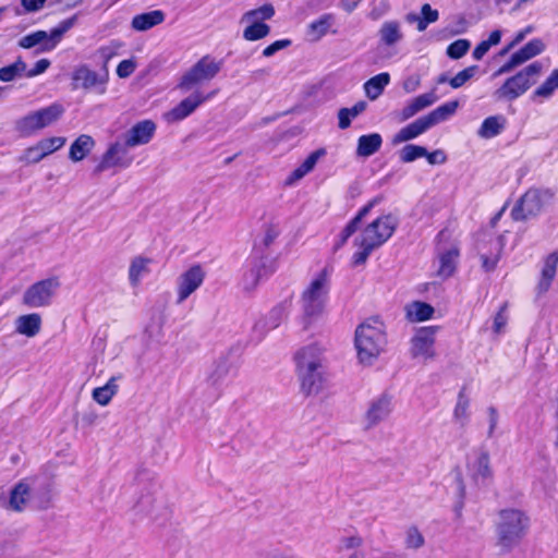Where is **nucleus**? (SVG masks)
I'll list each match as a JSON object with an SVG mask.
<instances>
[{"instance_id":"obj_1","label":"nucleus","mask_w":558,"mask_h":558,"mask_svg":"<svg viewBox=\"0 0 558 558\" xmlns=\"http://www.w3.org/2000/svg\"><path fill=\"white\" fill-rule=\"evenodd\" d=\"M398 225L399 220L392 214L383 215L367 225L354 241L359 250L352 256L353 265L365 264L371 253L392 236Z\"/></svg>"},{"instance_id":"obj_2","label":"nucleus","mask_w":558,"mask_h":558,"mask_svg":"<svg viewBox=\"0 0 558 558\" xmlns=\"http://www.w3.org/2000/svg\"><path fill=\"white\" fill-rule=\"evenodd\" d=\"M386 328L378 318H368L356 327L354 347L359 363L371 366L385 351Z\"/></svg>"},{"instance_id":"obj_3","label":"nucleus","mask_w":558,"mask_h":558,"mask_svg":"<svg viewBox=\"0 0 558 558\" xmlns=\"http://www.w3.org/2000/svg\"><path fill=\"white\" fill-rule=\"evenodd\" d=\"M329 289V274L325 268L316 274L302 291L300 305L305 326H308L323 314L328 300Z\"/></svg>"},{"instance_id":"obj_4","label":"nucleus","mask_w":558,"mask_h":558,"mask_svg":"<svg viewBox=\"0 0 558 558\" xmlns=\"http://www.w3.org/2000/svg\"><path fill=\"white\" fill-rule=\"evenodd\" d=\"M529 518L519 509H504L496 523L497 546L502 551L515 547L526 534Z\"/></svg>"},{"instance_id":"obj_5","label":"nucleus","mask_w":558,"mask_h":558,"mask_svg":"<svg viewBox=\"0 0 558 558\" xmlns=\"http://www.w3.org/2000/svg\"><path fill=\"white\" fill-rule=\"evenodd\" d=\"M458 107L459 102L457 100L448 101L440 105L429 113L416 119L415 121L400 129L393 135L392 144L398 145L418 137L433 126L448 120L451 116L456 113Z\"/></svg>"},{"instance_id":"obj_6","label":"nucleus","mask_w":558,"mask_h":558,"mask_svg":"<svg viewBox=\"0 0 558 558\" xmlns=\"http://www.w3.org/2000/svg\"><path fill=\"white\" fill-rule=\"evenodd\" d=\"M542 72V64L536 61L515 75L509 77L495 93L497 99L514 100L523 95L533 84Z\"/></svg>"},{"instance_id":"obj_7","label":"nucleus","mask_w":558,"mask_h":558,"mask_svg":"<svg viewBox=\"0 0 558 558\" xmlns=\"http://www.w3.org/2000/svg\"><path fill=\"white\" fill-rule=\"evenodd\" d=\"M71 80L72 89H83L102 96L107 93L109 71L106 64L99 72L92 70L87 64H81L73 70Z\"/></svg>"},{"instance_id":"obj_8","label":"nucleus","mask_w":558,"mask_h":558,"mask_svg":"<svg viewBox=\"0 0 558 558\" xmlns=\"http://www.w3.org/2000/svg\"><path fill=\"white\" fill-rule=\"evenodd\" d=\"M221 68L222 61L204 56L181 76L178 88L182 92H190L195 86L214 80Z\"/></svg>"},{"instance_id":"obj_9","label":"nucleus","mask_w":558,"mask_h":558,"mask_svg":"<svg viewBox=\"0 0 558 558\" xmlns=\"http://www.w3.org/2000/svg\"><path fill=\"white\" fill-rule=\"evenodd\" d=\"M76 17L72 16L62 21L57 27L47 33L45 31H37L22 37L19 40V46L24 49H29L39 46L37 52H46L52 50L62 36L71 29L75 24Z\"/></svg>"},{"instance_id":"obj_10","label":"nucleus","mask_w":558,"mask_h":558,"mask_svg":"<svg viewBox=\"0 0 558 558\" xmlns=\"http://www.w3.org/2000/svg\"><path fill=\"white\" fill-rule=\"evenodd\" d=\"M63 111L64 109L61 105L52 104L21 118L16 121L15 128L22 135H31L54 123L62 116Z\"/></svg>"},{"instance_id":"obj_11","label":"nucleus","mask_w":558,"mask_h":558,"mask_svg":"<svg viewBox=\"0 0 558 558\" xmlns=\"http://www.w3.org/2000/svg\"><path fill=\"white\" fill-rule=\"evenodd\" d=\"M553 194L548 190L531 189L520 198L513 207L511 216L514 220H525L538 215Z\"/></svg>"},{"instance_id":"obj_12","label":"nucleus","mask_w":558,"mask_h":558,"mask_svg":"<svg viewBox=\"0 0 558 558\" xmlns=\"http://www.w3.org/2000/svg\"><path fill=\"white\" fill-rule=\"evenodd\" d=\"M59 288L60 281L56 277L40 280L25 290L22 302L31 308L48 306Z\"/></svg>"},{"instance_id":"obj_13","label":"nucleus","mask_w":558,"mask_h":558,"mask_svg":"<svg viewBox=\"0 0 558 558\" xmlns=\"http://www.w3.org/2000/svg\"><path fill=\"white\" fill-rule=\"evenodd\" d=\"M393 397L384 392L372 399L363 415L362 423L365 429H372L388 420L393 412Z\"/></svg>"},{"instance_id":"obj_14","label":"nucleus","mask_w":558,"mask_h":558,"mask_svg":"<svg viewBox=\"0 0 558 558\" xmlns=\"http://www.w3.org/2000/svg\"><path fill=\"white\" fill-rule=\"evenodd\" d=\"M205 271L199 265H194L183 271L177 279V300L178 305L190 298L204 282Z\"/></svg>"},{"instance_id":"obj_15","label":"nucleus","mask_w":558,"mask_h":558,"mask_svg":"<svg viewBox=\"0 0 558 558\" xmlns=\"http://www.w3.org/2000/svg\"><path fill=\"white\" fill-rule=\"evenodd\" d=\"M292 301L286 299L276 304L265 316L255 323L254 329L260 336L278 328L289 316Z\"/></svg>"},{"instance_id":"obj_16","label":"nucleus","mask_w":558,"mask_h":558,"mask_svg":"<svg viewBox=\"0 0 558 558\" xmlns=\"http://www.w3.org/2000/svg\"><path fill=\"white\" fill-rule=\"evenodd\" d=\"M128 148L129 146L125 143L114 142L110 144L96 166L95 171L104 172L116 167L128 168L133 161V158L128 154Z\"/></svg>"},{"instance_id":"obj_17","label":"nucleus","mask_w":558,"mask_h":558,"mask_svg":"<svg viewBox=\"0 0 558 558\" xmlns=\"http://www.w3.org/2000/svg\"><path fill=\"white\" fill-rule=\"evenodd\" d=\"M438 330L436 326L423 327L416 331L411 340L412 357H423L429 360L435 356V336Z\"/></svg>"},{"instance_id":"obj_18","label":"nucleus","mask_w":558,"mask_h":558,"mask_svg":"<svg viewBox=\"0 0 558 558\" xmlns=\"http://www.w3.org/2000/svg\"><path fill=\"white\" fill-rule=\"evenodd\" d=\"M215 92L204 95L201 90H194L190 96L182 99L173 109L165 113L168 122H178L192 114L202 104L210 99Z\"/></svg>"},{"instance_id":"obj_19","label":"nucleus","mask_w":558,"mask_h":558,"mask_svg":"<svg viewBox=\"0 0 558 558\" xmlns=\"http://www.w3.org/2000/svg\"><path fill=\"white\" fill-rule=\"evenodd\" d=\"M447 232H440V241H442L447 236ZM460 252L457 243H442L440 242L439 246V267L437 274L440 278L447 279L451 277L457 268L458 258Z\"/></svg>"},{"instance_id":"obj_20","label":"nucleus","mask_w":558,"mask_h":558,"mask_svg":"<svg viewBox=\"0 0 558 558\" xmlns=\"http://www.w3.org/2000/svg\"><path fill=\"white\" fill-rule=\"evenodd\" d=\"M505 247V236L499 235L498 238L490 239L489 242L478 244V253L482 260V267L486 271H492L496 268L497 263L500 259L501 252Z\"/></svg>"},{"instance_id":"obj_21","label":"nucleus","mask_w":558,"mask_h":558,"mask_svg":"<svg viewBox=\"0 0 558 558\" xmlns=\"http://www.w3.org/2000/svg\"><path fill=\"white\" fill-rule=\"evenodd\" d=\"M156 123L151 120H143L134 124L124 135V143L129 147L148 144L155 135Z\"/></svg>"},{"instance_id":"obj_22","label":"nucleus","mask_w":558,"mask_h":558,"mask_svg":"<svg viewBox=\"0 0 558 558\" xmlns=\"http://www.w3.org/2000/svg\"><path fill=\"white\" fill-rule=\"evenodd\" d=\"M469 472L476 484H486L493 477L490 458L487 451H481L469 463Z\"/></svg>"},{"instance_id":"obj_23","label":"nucleus","mask_w":558,"mask_h":558,"mask_svg":"<svg viewBox=\"0 0 558 558\" xmlns=\"http://www.w3.org/2000/svg\"><path fill=\"white\" fill-rule=\"evenodd\" d=\"M296 372L322 367L323 351L315 344L306 345L295 353Z\"/></svg>"},{"instance_id":"obj_24","label":"nucleus","mask_w":558,"mask_h":558,"mask_svg":"<svg viewBox=\"0 0 558 558\" xmlns=\"http://www.w3.org/2000/svg\"><path fill=\"white\" fill-rule=\"evenodd\" d=\"M41 325L43 319L38 313L20 315L14 320L15 332L27 338L36 337L41 330Z\"/></svg>"},{"instance_id":"obj_25","label":"nucleus","mask_w":558,"mask_h":558,"mask_svg":"<svg viewBox=\"0 0 558 558\" xmlns=\"http://www.w3.org/2000/svg\"><path fill=\"white\" fill-rule=\"evenodd\" d=\"M298 376L301 380V388L306 395L317 393L324 383V366L311 368L307 372H298Z\"/></svg>"},{"instance_id":"obj_26","label":"nucleus","mask_w":558,"mask_h":558,"mask_svg":"<svg viewBox=\"0 0 558 558\" xmlns=\"http://www.w3.org/2000/svg\"><path fill=\"white\" fill-rule=\"evenodd\" d=\"M166 19V14L161 10H153L141 13L132 19L131 26L137 32H145L154 26L161 24Z\"/></svg>"},{"instance_id":"obj_27","label":"nucleus","mask_w":558,"mask_h":558,"mask_svg":"<svg viewBox=\"0 0 558 558\" xmlns=\"http://www.w3.org/2000/svg\"><path fill=\"white\" fill-rule=\"evenodd\" d=\"M557 266H558V254L557 253L549 254L544 260L541 279L537 284V290L539 293H545L548 291V289L551 284V281L556 277Z\"/></svg>"},{"instance_id":"obj_28","label":"nucleus","mask_w":558,"mask_h":558,"mask_svg":"<svg viewBox=\"0 0 558 558\" xmlns=\"http://www.w3.org/2000/svg\"><path fill=\"white\" fill-rule=\"evenodd\" d=\"M470 398L466 395L465 388H462L457 398V403L453 409L452 418L456 424L464 427L470 420Z\"/></svg>"},{"instance_id":"obj_29","label":"nucleus","mask_w":558,"mask_h":558,"mask_svg":"<svg viewBox=\"0 0 558 558\" xmlns=\"http://www.w3.org/2000/svg\"><path fill=\"white\" fill-rule=\"evenodd\" d=\"M380 43L386 46H393L403 38L401 24L398 21H386L378 32Z\"/></svg>"},{"instance_id":"obj_30","label":"nucleus","mask_w":558,"mask_h":558,"mask_svg":"<svg viewBox=\"0 0 558 558\" xmlns=\"http://www.w3.org/2000/svg\"><path fill=\"white\" fill-rule=\"evenodd\" d=\"M95 141L92 136L82 134L71 145L69 157L72 161L83 160L93 149Z\"/></svg>"},{"instance_id":"obj_31","label":"nucleus","mask_w":558,"mask_h":558,"mask_svg":"<svg viewBox=\"0 0 558 558\" xmlns=\"http://www.w3.org/2000/svg\"><path fill=\"white\" fill-rule=\"evenodd\" d=\"M439 17L437 10L433 9L430 4L425 3L421 8V15L410 13L407 15L409 23H416L418 32H423L427 28L428 24L435 23Z\"/></svg>"},{"instance_id":"obj_32","label":"nucleus","mask_w":558,"mask_h":558,"mask_svg":"<svg viewBox=\"0 0 558 558\" xmlns=\"http://www.w3.org/2000/svg\"><path fill=\"white\" fill-rule=\"evenodd\" d=\"M381 143L383 138L378 133L362 135L357 140L356 155L369 157L379 150Z\"/></svg>"},{"instance_id":"obj_33","label":"nucleus","mask_w":558,"mask_h":558,"mask_svg":"<svg viewBox=\"0 0 558 558\" xmlns=\"http://www.w3.org/2000/svg\"><path fill=\"white\" fill-rule=\"evenodd\" d=\"M333 24L331 14H324L319 19L308 24L306 35L311 41H318L323 38Z\"/></svg>"},{"instance_id":"obj_34","label":"nucleus","mask_w":558,"mask_h":558,"mask_svg":"<svg viewBox=\"0 0 558 558\" xmlns=\"http://www.w3.org/2000/svg\"><path fill=\"white\" fill-rule=\"evenodd\" d=\"M151 260L143 256H136L131 260L129 267V281L132 287H137L142 278L149 274Z\"/></svg>"},{"instance_id":"obj_35","label":"nucleus","mask_w":558,"mask_h":558,"mask_svg":"<svg viewBox=\"0 0 558 558\" xmlns=\"http://www.w3.org/2000/svg\"><path fill=\"white\" fill-rule=\"evenodd\" d=\"M380 201L381 197H375L360 209L357 215L343 229L341 233V244L345 243L347 240L359 229L362 219L372 210L374 206L379 204Z\"/></svg>"},{"instance_id":"obj_36","label":"nucleus","mask_w":558,"mask_h":558,"mask_svg":"<svg viewBox=\"0 0 558 558\" xmlns=\"http://www.w3.org/2000/svg\"><path fill=\"white\" fill-rule=\"evenodd\" d=\"M269 275V270L265 263L260 262L247 270L242 280L243 289L246 291L254 290L259 281Z\"/></svg>"},{"instance_id":"obj_37","label":"nucleus","mask_w":558,"mask_h":558,"mask_svg":"<svg viewBox=\"0 0 558 558\" xmlns=\"http://www.w3.org/2000/svg\"><path fill=\"white\" fill-rule=\"evenodd\" d=\"M505 128V118L501 116H492L486 118L477 131L482 138H492L501 133Z\"/></svg>"},{"instance_id":"obj_38","label":"nucleus","mask_w":558,"mask_h":558,"mask_svg":"<svg viewBox=\"0 0 558 558\" xmlns=\"http://www.w3.org/2000/svg\"><path fill=\"white\" fill-rule=\"evenodd\" d=\"M407 317L411 322L429 319L434 314V307L425 302L415 301L407 305Z\"/></svg>"},{"instance_id":"obj_39","label":"nucleus","mask_w":558,"mask_h":558,"mask_svg":"<svg viewBox=\"0 0 558 558\" xmlns=\"http://www.w3.org/2000/svg\"><path fill=\"white\" fill-rule=\"evenodd\" d=\"M389 82L390 75L386 72L373 76L364 84L366 96L371 100L377 99L381 95L384 88L389 84Z\"/></svg>"},{"instance_id":"obj_40","label":"nucleus","mask_w":558,"mask_h":558,"mask_svg":"<svg viewBox=\"0 0 558 558\" xmlns=\"http://www.w3.org/2000/svg\"><path fill=\"white\" fill-rule=\"evenodd\" d=\"M31 496V488L25 482L19 483L11 492L10 506L15 511H21Z\"/></svg>"},{"instance_id":"obj_41","label":"nucleus","mask_w":558,"mask_h":558,"mask_svg":"<svg viewBox=\"0 0 558 558\" xmlns=\"http://www.w3.org/2000/svg\"><path fill=\"white\" fill-rule=\"evenodd\" d=\"M26 63L22 58H17L12 64L0 68V81L4 83L12 82L17 77L25 76Z\"/></svg>"},{"instance_id":"obj_42","label":"nucleus","mask_w":558,"mask_h":558,"mask_svg":"<svg viewBox=\"0 0 558 558\" xmlns=\"http://www.w3.org/2000/svg\"><path fill=\"white\" fill-rule=\"evenodd\" d=\"M365 108V101H359L351 108H341L338 112L339 128L341 130L348 129L351 124V120L361 114Z\"/></svg>"},{"instance_id":"obj_43","label":"nucleus","mask_w":558,"mask_h":558,"mask_svg":"<svg viewBox=\"0 0 558 558\" xmlns=\"http://www.w3.org/2000/svg\"><path fill=\"white\" fill-rule=\"evenodd\" d=\"M275 14V9L271 4L266 3L257 9L245 12L241 17V23L244 22H263L270 20Z\"/></svg>"},{"instance_id":"obj_44","label":"nucleus","mask_w":558,"mask_h":558,"mask_svg":"<svg viewBox=\"0 0 558 558\" xmlns=\"http://www.w3.org/2000/svg\"><path fill=\"white\" fill-rule=\"evenodd\" d=\"M118 386L114 384V378H110L108 383L93 390V399L100 405H107L112 397L116 395Z\"/></svg>"},{"instance_id":"obj_45","label":"nucleus","mask_w":558,"mask_h":558,"mask_svg":"<svg viewBox=\"0 0 558 558\" xmlns=\"http://www.w3.org/2000/svg\"><path fill=\"white\" fill-rule=\"evenodd\" d=\"M248 25L243 31V38L247 41H256L265 38L270 33V27L263 22H246Z\"/></svg>"},{"instance_id":"obj_46","label":"nucleus","mask_w":558,"mask_h":558,"mask_svg":"<svg viewBox=\"0 0 558 558\" xmlns=\"http://www.w3.org/2000/svg\"><path fill=\"white\" fill-rule=\"evenodd\" d=\"M558 88V69L554 70L547 80L537 87L533 97L549 98Z\"/></svg>"},{"instance_id":"obj_47","label":"nucleus","mask_w":558,"mask_h":558,"mask_svg":"<svg viewBox=\"0 0 558 558\" xmlns=\"http://www.w3.org/2000/svg\"><path fill=\"white\" fill-rule=\"evenodd\" d=\"M529 60L530 59L527 58V56L525 54V52H523V49L521 48L520 50L514 52L510 57V59L498 69V71L494 75L497 76V75L509 73L513 69H515L517 66L523 64L524 62H526Z\"/></svg>"},{"instance_id":"obj_48","label":"nucleus","mask_w":558,"mask_h":558,"mask_svg":"<svg viewBox=\"0 0 558 558\" xmlns=\"http://www.w3.org/2000/svg\"><path fill=\"white\" fill-rule=\"evenodd\" d=\"M437 99H438V97L436 96L435 92L432 90L429 93H425V94L416 96L415 98L411 99L409 101V104L411 105L414 112L418 113L422 110H424L427 107L435 104L437 101Z\"/></svg>"},{"instance_id":"obj_49","label":"nucleus","mask_w":558,"mask_h":558,"mask_svg":"<svg viewBox=\"0 0 558 558\" xmlns=\"http://www.w3.org/2000/svg\"><path fill=\"white\" fill-rule=\"evenodd\" d=\"M425 155H427V149L425 147L408 144L401 149L400 159L402 162H412Z\"/></svg>"},{"instance_id":"obj_50","label":"nucleus","mask_w":558,"mask_h":558,"mask_svg":"<svg viewBox=\"0 0 558 558\" xmlns=\"http://www.w3.org/2000/svg\"><path fill=\"white\" fill-rule=\"evenodd\" d=\"M470 46L468 39H457L448 46L447 54L451 59H460L469 51Z\"/></svg>"},{"instance_id":"obj_51","label":"nucleus","mask_w":558,"mask_h":558,"mask_svg":"<svg viewBox=\"0 0 558 558\" xmlns=\"http://www.w3.org/2000/svg\"><path fill=\"white\" fill-rule=\"evenodd\" d=\"M64 144L65 137L62 136L44 138L40 142H38V145L40 146V149L43 150L46 157L60 149Z\"/></svg>"},{"instance_id":"obj_52","label":"nucleus","mask_w":558,"mask_h":558,"mask_svg":"<svg viewBox=\"0 0 558 558\" xmlns=\"http://www.w3.org/2000/svg\"><path fill=\"white\" fill-rule=\"evenodd\" d=\"M477 71L476 65L465 68L464 70L457 73L450 81L449 84L452 88H459L463 86L469 80H471Z\"/></svg>"},{"instance_id":"obj_53","label":"nucleus","mask_w":558,"mask_h":558,"mask_svg":"<svg viewBox=\"0 0 558 558\" xmlns=\"http://www.w3.org/2000/svg\"><path fill=\"white\" fill-rule=\"evenodd\" d=\"M424 542H425L424 536L422 535V533L418 531L417 527L411 526L407 531L405 546L408 548L418 549L424 545Z\"/></svg>"},{"instance_id":"obj_54","label":"nucleus","mask_w":558,"mask_h":558,"mask_svg":"<svg viewBox=\"0 0 558 558\" xmlns=\"http://www.w3.org/2000/svg\"><path fill=\"white\" fill-rule=\"evenodd\" d=\"M46 156L44 155L43 150L40 149V146L38 143L34 146L28 147L25 149L24 154L21 156L20 160L24 161L26 163H37L40 160H43Z\"/></svg>"},{"instance_id":"obj_55","label":"nucleus","mask_w":558,"mask_h":558,"mask_svg":"<svg viewBox=\"0 0 558 558\" xmlns=\"http://www.w3.org/2000/svg\"><path fill=\"white\" fill-rule=\"evenodd\" d=\"M363 545V538L359 535L343 536L339 539L338 551L360 548Z\"/></svg>"},{"instance_id":"obj_56","label":"nucleus","mask_w":558,"mask_h":558,"mask_svg":"<svg viewBox=\"0 0 558 558\" xmlns=\"http://www.w3.org/2000/svg\"><path fill=\"white\" fill-rule=\"evenodd\" d=\"M325 149H317L311 153L306 159L300 165V168L305 172L310 173L316 166L318 159L325 155Z\"/></svg>"},{"instance_id":"obj_57","label":"nucleus","mask_w":558,"mask_h":558,"mask_svg":"<svg viewBox=\"0 0 558 558\" xmlns=\"http://www.w3.org/2000/svg\"><path fill=\"white\" fill-rule=\"evenodd\" d=\"M523 52L527 56L529 59H532L539 53H542L545 49V45L541 39H532L527 44H525L523 47Z\"/></svg>"},{"instance_id":"obj_58","label":"nucleus","mask_w":558,"mask_h":558,"mask_svg":"<svg viewBox=\"0 0 558 558\" xmlns=\"http://www.w3.org/2000/svg\"><path fill=\"white\" fill-rule=\"evenodd\" d=\"M280 234V229L276 223H267L263 231V243L265 246H269Z\"/></svg>"},{"instance_id":"obj_59","label":"nucleus","mask_w":558,"mask_h":558,"mask_svg":"<svg viewBox=\"0 0 558 558\" xmlns=\"http://www.w3.org/2000/svg\"><path fill=\"white\" fill-rule=\"evenodd\" d=\"M228 373H229V366H228L227 362L218 361L215 364L214 369L209 375V379L213 381V384H216L219 380H221L222 378H225Z\"/></svg>"},{"instance_id":"obj_60","label":"nucleus","mask_w":558,"mask_h":558,"mask_svg":"<svg viewBox=\"0 0 558 558\" xmlns=\"http://www.w3.org/2000/svg\"><path fill=\"white\" fill-rule=\"evenodd\" d=\"M289 46H291L290 39L276 40L263 50V56L266 58L272 57L276 52L284 48H288Z\"/></svg>"},{"instance_id":"obj_61","label":"nucleus","mask_w":558,"mask_h":558,"mask_svg":"<svg viewBox=\"0 0 558 558\" xmlns=\"http://www.w3.org/2000/svg\"><path fill=\"white\" fill-rule=\"evenodd\" d=\"M135 68L136 64L133 60H122L117 66V75L126 78L135 71Z\"/></svg>"},{"instance_id":"obj_62","label":"nucleus","mask_w":558,"mask_h":558,"mask_svg":"<svg viewBox=\"0 0 558 558\" xmlns=\"http://www.w3.org/2000/svg\"><path fill=\"white\" fill-rule=\"evenodd\" d=\"M49 66H50V61L48 59H40L35 63L33 69H31V70L26 69L25 77L31 78V77L40 75L44 72H46Z\"/></svg>"},{"instance_id":"obj_63","label":"nucleus","mask_w":558,"mask_h":558,"mask_svg":"<svg viewBox=\"0 0 558 558\" xmlns=\"http://www.w3.org/2000/svg\"><path fill=\"white\" fill-rule=\"evenodd\" d=\"M487 414H488V422H489L487 436L489 438H492L494 436L495 429L498 425L499 414H498V411L496 410V408H494V407H489L487 409Z\"/></svg>"},{"instance_id":"obj_64","label":"nucleus","mask_w":558,"mask_h":558,"mask_svg":"<svg viewBox=\"0 0 558 558\" xmlns=\"http://www.w3.org/2000/svg\"><path fill=\"white\" fill-rule=\"evenodd\" d=\"M506 307L507 305H502L500 311L496 314L494 318V330L495 332L499 333L504 329V327L507 325L508 317L506 315Z\"/></svg>"}]
</instances>
